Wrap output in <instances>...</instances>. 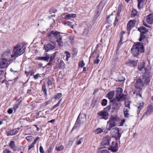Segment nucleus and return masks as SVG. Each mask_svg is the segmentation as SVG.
<instances>
[{
    "mask_svg": "<svg viewBox=\"0 0 153 153\" xmlns=\"http://www.w3.org/2000/svg\"><path fill=\"white\" fill-rule=\"evenodd\" d=\"M114 91H111L109 92L107 94V97L110 100H111L114 95Z\"/></svg>",
    "mask_w": 153,
    "mask_h": 153,
    "instance_id": "nucleus-25",
    "label": "nucleus"
},
{
    "mask_svg": "<svg viewBox=\"0 0 153 153\" xmlns=\"http://www.w3.org/2000/svg\"><path fill=\"white\" fill-rule=\"evenodd\" d=\"M98 153H110L109 151L106 149H101L100 150Z\"/></svg>",
    "mask_w": 153,
    "mask_h": 153,
    "instance_id": "nucleus-36",
    "label": "nucleus"
},
{
    "mask_svg": "<svg viewBox=\"0 0 153 153\" xmlns=\"http://www.w3.org/2000/svg\"><path fill=\"white\" fill-rule=\"evenodd\" d=\"M76 16V15L75 14H68L65 16V19L66 20L72 18H75Z\"/></svg>",
    "mask_w": 153,
    "mask_h": 153,
    "instance_id": "nucleus-23",
    "label": "nucleus"
},
{
    "mask_svg": "<svg viewBox=\"0 0 153 153\" xmlns=\"http://www.w3.org/2000/svg\"><path fill=\"white\" fill-rule=\"evenodd\" d=\"M55 58V55L54 54H52L51 57V59H50V61H51L54 58Z\"/></svg>",
    "mask_w": 153,
    "mask_h": 153,
    "instance_id": "nucleus-54",
    "label": "nucleus"
},
{
    "mask_svg": "<svg viewBox=\"0 0 153 153\" xmlns=\"http://www.w3.org/2000/svg\"><path fill=\"white\" fill-rule=\"evenodd\" d=\"M62 37L61 35L60 34L59 32H58L57 36H56V38L57 39L56 41L57 42L59 45H60L62 43Z\"/></svg>",
    "mask_w": 153,
    "mask_h": 153,
    "instance_id": "nucleus-17",
    "label": "nucleus"
},
{
    "mask_svg": "<svg viewBox=\"0 0 153 153\" xmlns=\"http://www.w3.org/2000/svg\"><path fill=\"white\" fill-rule=\"evenodd\" d=\"M55 121V120L54 119H53L51 120L50 121H48V122H51V123H53Z\"/></svg>",
    "mask_w": 153,
    "mask_h": 153,
    "instance_id": "nucleus-61",
    "label": "nucleus"
},
{
    "mask_svg": "<svg viewBox=\"0 0 153 153\" xmlns=\"http://www.w3.org/2000/svg\"><path fill=\"white\" fill-rule=\"evenodd\" d=\"M42 90L44 92L46 95L47 94V90L45 86H44L42 87Z\"/></svg>",
    "mask_w": 153,
    "mask_h": 153,
    "instance_id": "nucleus-51",
    "label": "nucleus"
},
{
    "mask_svg": "<svg viewBox=\"0 0 153 153\" xmlns=\"http://www.w3.org/2000/svg\"><path fill=\"white\" fill-rule=\"evenodd\" d=\"M8 66L7 60L5 58H0V69L6 68Z\"/></svg>",
    "mask_w": 153,
    "mask_h": 153,
    "instance_id": "nucleus-8",
    "label": "nucleus"
},
{
    "mask_svg": "<svg viewBox=\"0 0 153 153\" xmlns=\"http://www.w3.org/2000/svg\"><path fill=\"white\" fill-rule=\"evenodd\" d=\"M49 57L47 56L46 57H38V59L41 60H45V61H48L49 59Z\"/></svg>",
    "mask_w": 153,
    "mask_h": 153,
    "instance_id": "nucleus-31",
    "label": "nucleus"
},
{
    "mask_svg": "<svg viewBox=\"0 0 153 153\" xmlns=\"http://www.w3.org/2000/svg\"><path fill=\"white\" fill-rule=\"evenodd\" d=\"M144 103L143 102H140L139 104H138L137 107L138 109L137 111V113L138 114L140 111V110L142 109L143 107Z\"/></svg>",
    "mask_w": 153,
    "mask_h": 153,
    "instance_id": "nucleus-24",
    "label": "nucleus"
},
{
    "mask_svg": "<svg viewBox=\"0 0 153 153\" xmlns=\"http://www.w3.org/2000/svg\"><path fill=\"white\" fill-rule=\"evenodd\" d=\"M64 148V146L63 145H61L58 147H56L55 149L57 151H60L63 150Z\"/></svg>",
    "mask_w": 153,
    "mask_h": 153,
    "instance_id": "nucleus-35",
    "label": "nucleus"
},
{
    "mask_svg": "<svg viewBox=\"0 0 153 153\" xmlns=\"http://www.w3.org/2000/svg\"><path fill=\"white\" fill-rule=\"evenodd\" d=\"M112 136L116 139L119 140L121 136V134L119 133V129L117 128L112 129L111 131Z\"/></svg>",
    "mask_w": 153,
    "mask_h": 153,
    "instance_id": "nucleus-6",
    "label": "nucleus"
},
{
    "mask_svg": "<svg viewBox=\"0 0 153 153\" xmlns=\"http://www.w3.org/2000/svg\"><path fill=\"white\" fill-rule=\"evenodd\" d=\"M111 140V138L109 137H105L102 139L101 142V145L105 147L110 144V142Z\"/></svg>",
    "mask_w": 153,
    "mask_h": 153,
    "instance_id": "nucleus-7",
    "label": "nucleus"
},
{
    "mask_svg": "<svg viewBox=\"0 0 153 153\" xmlns=\"http://www.w3.org/2000/svg\"><path fill=\"white\" fill-rule=\"evenodd\" d=\"M153 111V106L151 105H149L147 107L146 111L144 114L143 116L150 114Z\"/></svg>",
    "mask_w": 153,
    "mask_h": 153,
    "instance_id": "nucleus-12",
    "label": "nucleus"
},
{
    "mask_svg": "<svg viewBox=\"0 0 153 153\" xmlns=\"http://www.w3.org/2000/svg\"><path fill=\"white\" fill-rule=\"evenodd\" d=\"M137 14V10L134 9L132 10V11H131V16L132 17H134L136 16Z\"/></svg>",
    "mask_w": 153,
    "mask_h": 153,
    "instance_id": "nucleus-33",
    "label": "nucleus"
},
{
    "mask_svg": "<svg viewBox=\"0 0 153 153\" xmlns=\"http://www.w3.org/2000/svg\"><path fill=\"white\" fill-rule=\"evenodd\" d=\"M100 61V60L98 58H96L94 62L95 64H98L99 62Z\"/></svg>",
    "mask_w": 153,
    "mask_h": 153,
    "instance_id": "nucleus-52",
    "label": "nucleus"
},
{
    "mask_svg": "<svg viewBox=\"0 0 153 153\" xmlns=\"http://www.w3.org/2000/svg\"><path fill=\"white\" fill-rule=\"evenodd\" d=\"M19 105L20 104L19 103L14 104L13 108V110L15 111L18 108Z\"/></svg>",
    "mask_w": 153,
    "mask_h": 153,
    "instance_id": "nucleus-38",
    "label": "nucleus"
},
{
    "mask_svg": "<svg viewBox=\"0 0 153 153\" xmlns=\"http://www.w3.org/2000/svg\"><path fill=\"white\" fill-rule=\"evenodd\" d=\"M14 56H12V54H11L10 52L9 51L3 53L1 55V58H5L7 61L10 59V57H13Z\"/></svg>",
    "mask_w": 153,
    "mask_h": 153,
    "instance_id": "nucleus-9",
    "label": "nucleus"
},
{
    "mask_svg": "<svg viewBox=\"0 0 153 153\" xmlns=\"http://www.w3.org/2000/svg\"><path fill=\"white\" fill-rule=\"evenodd\" d=\"M138 8L140 9L141 8L143 5L144 1L143 0H138Z\"/></svg>",
    "mask_w": 153,
    "mask_h": 153,
    "instance_id": "nucleus-28",
    "label": "nucleus"
},
{
    "mask_svg": "<svg viewBox=\"0 0 153 153\" xmlns=\"http://www.w3.org/2000/svg\"><path fill=\"white\" fill-rule=\"evenodd\" d=\"M65 53L66 54V56L67 57V58L66 59L67 61L68 60V58H69L70 57V54L69 53L68 51H65Z\"/></svg>",
    "mask_w": 153,
    "mask_h": 153,
    "instance_id": "nucleus-46",
    "label": "nucleus"
},
{
    "mask_svg": "<svg viewBox=\"0 0 153 153\" xmlns=\"http://www.w3.org/2000/svg\"><path fill=\"white\" fill-rule=\"evenodd\" d=\"M122 8V5L121 4H120L119 5L118 7V11L119 12L121 11Z\"/></svg>",
    "mask_w": 153,
    "mask_h": 153,
    "instance_id": "nucleus-49",
    "label": "nucleus"
},
{
    "mask_svg": "<svg viewBox=\"0 0 153 153\" xmlns=\"http://www.w3.org/2000/svg\"><path fill=\"white\" fill-rule=\"evenodd\" d=\"M52 85V83H51V81L50 80H49L48 81V86L49 87L50 85Z\"/></svg>",
    "mask_w": 153,
    "mask_h": 153,
    "instance_id": "nucleus-56",
    "label": "nucleus"
},
{
    "mask_svg": "<svg viewBox=\"0 0 153 153\" xmlns=\"http://www.w3.org/2000/svg\"><path fill=\"white\" fill-rule=\"evenodd\" d=\"M85 65V64L83 60L80 61L79 63V66L81 68H82Z\"/></svg>",
    "mask_w": 153,
    "mask_h": 153,
    "instance_id": "nucleus-40",
    "label": "nucleus"
},
{
    "mask_svg": "<svg viewBox=\"0 0 153 153\" xmlns=\"http://www.w3.org/2000/svg\"><path fill=\"white\" fill-rule=\"evenodd\" d=\"M81 139H80L78 141L76 142V143L78 145L80 144L82 142L81 141Z\"/></svg>",
    "mask_w": 153,
    "mask_h": 153,
    "instance_id": "nucleus-58",
    "label": "nucleus"
},
{
    "mask_svg": "<svg viewBox=\"0 0 153 153\" xmlns=\"http://www.w3.org/2000/svg\"><path fill=\"white\" fill-rule=\"evenodd\" d=\"M8 113L9 114H12L13 112V110L11 108H9L8 111H7Z\"/></svg>",
    "mask_w": 153,
    "mask_h": 153,
    "instance_id": "nucleus-53",
    "label": "nucleus"
},
{
    "mask_svg": "<svg viewBox=\"0 0 153 153\" xmlns=\"http://www.w3.org/2000/svg\"><path fill=\"white\" fill-rule=\"evenodd\" d=\"M129 109L126 108H124V114L125 117H129V114L128 112L129 111Z\"/></svg>",
    "mask_w": 153,
    "mask_h": 153,
    "instance_id": "nucleus-27",
    "label": "nucleus"
},
{
    "mask_svg": "<svg viewBox=\"0 0 153 153\" xmlns=\"http://www.w3.org/2000/svg\"><path fill=\"white\" fill-rule=\"evenodd\" d=\"M143 25L146 26V27H147L148 26V25H147V24H146L145 23V22H144L143 23Z\"/></svg>",
    "mask_w": 153,
    "mask_h": 153,
    "instance_id": "nucleus-64",
    "label": "nucleus"
},
{
    "mask_svg": "<svg viewBox=\"0 0 153 153\" xmlns=\"http://www.w3.org/2000/svg\"><path fill=\"white\" fill-rule=\"evenodd\" d=\"M62 96V93H59L56 94L54 97V98L56 100L58 99L61 98Z\"/></svg>",
    "mask_w": 153,
    "mask_h": 153,
    "instance_id": "nucleus-37",
    "label": "nucleus"
},
{
    "mask_svg": "<svg viewBox=\"0 0 153 153\" xmlns=\"http://www.w3.org/2000/svg\"><path fill=\"white\" fill-rule=\"evenodd\" d=\"M1 20H0V26L1 25H4V22H1Z\"/></svg>",
    "mask_w": 153,
    "mask_h": 153,
    "instance_id": "nucleus-62",
    "label": "nucleus"
},
{
    "mask_svg": "<svg viewBox=\"0 0 153 153\" xmlns=\"http://www.w3.org/2000/svg\"><path fill=\"white\" fill-rule=\"evenodd\" d=\"M11 151L8 149H5L3 153H11Z\"/></svg>",
    "mask_w": 153,
    "mask_h": 153,
    "instance_id": "nucleus-48",
    "label": "nucleus"
},
{
    "mask_svg": "<svg viewBox=\"0 0 153 153\" xmlns=\"http://www.w3.org/2000/svg\"><path fill=\"white\" fill-rule=\"evenodd\" d=\"M88 32L89 30L88 28H85L84 30L82 35L84 36H87L88 33Z\"/></svg>",
    "mask_w": 153,
    "mask_h": 153,
    "instance_id": "nucleus-34",
    "label": "nucleus"
},
{
    "mask_svg": "<svg viewBox=\"0 0 153 153\" xmlns=\"http://www.w3.org/2000/svg\"><path fill=\"white\" fill-rule=\"evenodd\" d=\"M125 79V78L123 76H119L118 78V80L119 82H122L124 81Z\"/></svg>",
    "mask_w": 153,
    "mask_h": 153,
    "instance_id": "nucleus-42",
    "label": "nucleus"
},
{
    "mask_svg": "<svg viewBox=\"0 0 153 153\" xmlns=\"http://www.w3.org/2000/svg\"><path fill=\"white\" fill-rule=\"evenodd\" d=\"M51 148L50 147L49 149H48V153H50L51 152Z\"/></svg>",
    "mask_w": 153,
    "mask_h": 153,
    "instance_id": "nucleus-63",
    "label": "nucleus"
},
{
    "mask_svg": "<svg viewBox=\"0 0 153 153\" xmlns=\"http://www.w3.org/2000/svg\"><path fill=\"white\" fill-rule=\"evenodd\" d=\"M138 30L140 31V32L143 33H146L148 32L146 28L143 27H142L140 28H139Z\"/></svg>",
    "mask_w": 153,
    "mask_h": 153,
    "instance_id": "nucleus-30",
    "label": "nucleus"
},
{
    "mask_svg": "<svg viewBox=\"0 0 153 153\" xmlns=\"http://www.w3.org/2000/svg\"><path fill=\"white\" fill-rule=\"evenodd\" d=\"M9 146L11 149H12L15 151L16 149V147L15 146V142L12 141H11L9 143Z\"/></svg>",
    "mask_w": 153,
    "mask_h": 153,
    "instance_id": "nucleus-26",
    "label": "nucleus"
},
{
    "mask_svg": "<svg viewBox=\"0 0 153 153\" xmlns=\"http://www.w3.org/2000/svg\"><path fill=\"white\" fill-rule=\"evenodd\" d=\"M104 131L103 130L101 129L100 128H97L95 131V132L97 134H98L103 132Z\"/></svg>",
    "mask_w": 153,
    "mask_h": 153,
    "instance_id": "nucleus-39",
    "label": "nucleus"
},
{
    "mask_svg": "<svg viewBox=\"0 0 153 153\" xmlns=\"http://www.w3.org/2000/svg\"><path fill=\"white\" fill-rule=\"evenodd\" d=\"M148 62H143L139 65L138 68L141 73L144 74L149 73L151 70V67L148 66Z\"/></svg>",
    "mask_w": 153,
    "mask_h": 153,
    "instance_id": "nucleus-3",
    "label": "nucleus"
},
{
    "mask_svg": "<svg viewBox=\"0 0 153 153\" xmlns=\"http://www.w3.org/2000/svg\"><path fill=\"white\" fill-rule=\"evenodd\" d=\"M145 33L140 32V37L139 39L140 41H141V40L145 37V36L144 35Z\"/></svg>",
    "mask_w": 153,
    "mask_h": 153,
    "instance_id": "nucleus-41",
    "label": "nucleus"
},
{
    "mask_svg": "<svg viewBox=\"0 0 153 153\" xmlns=\"http://www.w3.org/2000/svg\"><path fill=\"white\" fill-rule=\"evenodd\" d=\"M107 101L106 99H104L102 102V105L103 106H105L107 104Z\"/></svg>",
    "mask_w": 153,
    "mask_h": 153,
    "instance_id": "nucleus-43",
    "label": "nucleus"
},
{
    "mask_svg": "<svg viewBox=\"0 0 153 153\" xmlns=\"http://www.w3.org/2000/svg\"><path fill=\"white\" fill-rule=\"evenodd\" d=\"M58 32L54 31H51L48 35V37L51 39H53L56 37L57 35Z\"/></svg>",
    "mask_w": 153,
    "mask_h": 153,
    "instance_id": "nucleus-15",
    "label": "nucleus"
},
{
    "mask_svg": "<svg viewBox=\"0 0 153 153\" xmlns=\"http://www.w3.org/2000/svg\"><path fill=\"white\" fill-rule=\"evenodd\" d=\"M54 48V46L51 44H48L45 46V50L47 51H48L50 50H53Z\"/></svg>",
    "mask_w": 153,
    "mask_h": 153,
    "instance_id": "nucleus-22",
    "label": "nucleus"
},
{
    "mask_svg": "<svg viewBox=\"0 0 153 153\" xmlns=\"http://www.w3.org/2000/svg\"><path fill=\"white\" fill-rule=\"evenodd\" d=\"M39 76V74H36V75H35L34 76V78L35 79H37L38 78Z\"/></svg>",
    "mask_w": 153,
    "mask_h": 153,
    "instance_id": "nucleus-57",
    "label": "nucleus"
},
{
    "mask_svg": "<svg viewBox=\"0 0 153 153\" xmlns=\"http://www.w3.org/2000/svg\"><path fill=\"white\" fill-rule=\"evenodd\" d=\"M23 46V44L22 43H19L16 45L14 47L12 56L17 57L22 54L25 51V48Z\"/></svg>",
    "mask_w": 153,
    "mask_h": 153,
    "instance_id": "nucleus-2",
    "label": "nucleus"
},
{
    "mask_svg": "<svg viewBox=\"0 0 153 153\" xmlns=\"http://www.w3.org/2000/svg\"><path fill=\"white\" fill-rule=\"evenodd\" d=\"M114 18L112 15H110L107 19V21L108 23L110 24L112 21L114 20Z\"/></svg>",
    "mask_w": 153,
    "mask_h": 153,
    "instance_id": "nucleus-29",
    "label": "nucleus"
},
{
    "mask_svg": "<svg viewBox=\"0 0 153 153\" xmlns=\"http://www.w3.org/2000/svg\"><path fill=\"white\" fill-rule=\"evenodd\" d=\"M132 53L134 56H137L140 52H144V48L143 45L141 42H138L135 44L131 49Z\"/></svg>",
    "mask_w": 153,
    "mask_h": 153,
    "instance_id": "nucleus-1",
    "label": "nucleus"
},
{
    "mask_svg": "<svg viewBox=\"0 0 153 153\" xmlns=\"http://www.w3.org/2000/svg\"><path fill=\"white\" fill-rule=\"evenodd\" d=\"M143 82L141 81L140 79H139L137 80L136 84L135 85V86L136 88H137L139 89L138 93L137 92H134V94H137V97H141V88L143 87ZM137 92V91H136Z\"/></svg>",
    "mask_w": 153,
    "mask_h": 153,
    "instance_id": "nucleus-4",
    "label": "nucleus"
},
{
    "mask_svg": "<svg viewBox=\"0 0 153 153\" xmlns=\"http://www.w3.org/2000/svg\"><path fill=\"white\" fill-rule=\"evenodd\" d=\"M98 115L102 117V119H104L105 120L108 119V113L105 111H102L98 113Z\"/></svg>",
    "mask_w": 153,
    "mask_h": 153,
    "instance_id": "nucleus-11",
    "label": "nucleus"
},
{
    "mask_svg": "<svg viewBox=\"0 0 153 153\" xmlns=\"http://www.w3.org/2000/svg\"><path fill=\"white\" fill-rule=\"evenodd\" d=\"M150 81V80L149 78H146L145 79V82L146 83H147L149 82Z\"/></svg>",
    "mask_w": 153,
    "mask_h": 153,
    "instance_id": "nucleus-55",
    "label": "nucleus"
},
{
    "mask_svg": "<svg viewBox=\"0 0 153 153\" xmlns=\"http://www.w3.org/2000/svg\"><path fill=\"white\" fill-rule=\"evenodd\" d=\"M39 137H37L36 139L34 140L33 142L31 144L30 146H29V149L33 147L34 145L36 143L37 141L39 139Z\"/></svg>",
    "mask_w": 153,
    "mask_h": 153,
    "instance_id": "nucleus-32",
    "label": "nucleus"
},
{
    "mask_svg": "<svg viewBox=\"0 0 153 153\" xmlns=\"http://www.w3.org/2000/svg\"><path fill=\"white\" fill-rule=\"evenodd\" d=\"M123 90L121 88H119L117 89L116 99L118 101L123 100L125 98V96L123 94Z\"/></svg>",
    "mask_w": 153,
    "mask_h": 153,
    "instance_id": "nucleus-5",
    "label": "nucleus"
},
{
    "mask_svg": "<svg viewBox=\"0 0 153 153\" xmlns=\"http://www.w3.org/2000/svg\"><path fill=\"white\" fill-rule=\"evenodd\" d=\"M146 21L150 24H151L153 22V14H150L146 17Z\"/></svg>",
    "mask_w": 153,
    "mask_h": 153,
    "instance_id": "nucleus-16",
    "label": "nucleus"
},
{
    "mask_svg": "<svg viewBox=\"0 0 153 153\" xmlns=\"http://www.w3.org/2000/svg\"><path fill=\"white\" fill-rule=\"evenodd\" d=\"M134 26V22L133 21L130 20L128 23L127 26V30L128 31H130L131 29Z\"/></svg>",
    "mask_w": 153,
    "mask_h": 153,
    "instance_id": "nucleus-19",
    "label": "nucleus"
},
{
    "mask_svg": "<svg viewBox=\"0 0 153 153\" xmlns=\"http://www.w3.org/2000/svg\"><path fill=\"white\" fill-rule=\"evenodd\" d=\"M119 118L116 115H111L109 118V120L113 122H117L119 121Z\"/></svg>",
    "mask_w": 153,
    "mask_h": 153,
    "instance_id": "nucleus-20",
    "label": "nucleus"
},
{
    "mask_svg": "<svg viewBox=\"0 0 153 153\" xmlns=\"http://www.w3.org/2000/svg\"><path fill=\"white\" fill-rule=\"evenodd\" d=\"M125 122V120L124 119H123V120H121V122L122 123H121V124H120V125L121 126H122L123 124Z\"/></svg>",
    "mask_w": 153,
    "mask_h": 153,
    "instance_id": "nucleus-60",
    "label": "nucleus"
},
{
    "mask_svg": "<svg viewBox=\"0 0 153 153\" xmlns=\"http://www.w3.org/2000/svg\"><path fill=\"white\" fill-rule=\"evenodd\" d=\"M4 73V71L0 70V79H1L3 77Z\"/></svg>",
    "mask_w": 153,
    "mask_h": 153,
    "instance_id": "nucleus-45",
    "label": "nucleus"
},
{
    "mask_svg": "<svg viewBox=\"0 0 153 153\" xmlns=\"http://www.w3.org/2000/svg\"><path fill=\"white\" fill-rule=\"evenodd\" d=\"M115 126V122L109 120L107 122L106 128L107 130L110 131L112 127Z\"/></svg>",
    "mask_w": 153,
    "mask_h": 153,
    "instance_id": "nucleus-14",
    "label": "nucleus"
},
{
    "mask_svg": "<svg viewBox=\"0 0 153 153\" xmlns=\"http://www.w3.org/2000/svg\"><path fill=\"white\" fill-rule=\"evenodd\" d=\"M71 22L68 21L67 22L65 23V24L66 25H71Z\"/></svg>",
    "mask_w": 153,
    "mask_h": 153,
    "instance_id": "nucleus-59",
    "label": "nucleus"
},
{
    "mask_svg": "<svg viewBox=\"0 0 153 153\" xmlns=\"http://www.w3.org/2000/svg\"><path fill=\"white\" fill-rule=\"evenodd\" d=\"M126 64L129 66L134 67L137 65V62L136 61L129 60L126 63Z\"/></svg>",
    "mask_w": 153,
    "mask_h": 153,
    "instance_id": "nucleus-18",
    "label": "nucleus"
},
{
    "mask_svg": "<svg viewBox=\"0 0 153 153\" xmlns=\"http://www.w3.org/2000/svg\"><path fill=\"white\" fill-rule=\"evenodd\" d=\"M125 105L126 107H128V108H130V102L128 101H126L125 102Z\"/></svg>",
    "mask_w": 153,
    "mask_h": 153,
    "instance_id": "nucleus-44",
    "label": "nucleus"
},
{
    "mask_svg": "<svg viewBox=\"0 0 153 153\" xmlns=\"http://www.w3.org/2000/svg\"><path fill=\"white\" fill-rule=\"evenodd\" d=\"M109 150H110L113 152H115L118 150V144L117 143L113 141L112 142L111 145Z\"/></svg>",
    "mask_w": 153,
    "mask_h": 153,
    "instance_id": "nucleus-10",
    "label": "nucleus"
},
{
    "mask_svg": "<svg viewBox=\"0 0 153 153\" xmlns=\"http://www.w3.org/2000/svg\"><path fill=\"white\" fill-rule=\"evenodd\" d=\"M19 131V128H16L11 130L7 133V136H12L17 134Z\"/></svg>",
    "mask_w": 153,
    "mask_h": 153,
    "instance_id": "nucleus-13",
    "label": "nucleus"
},
{
    "mask_svg": "<svg viewBox=\"0 0 153 153\" xmlns=\"http://www.w3.org/2000/svg\"><path fill=\"white\" fill-rule=\"evenodd\" d=\"M58 62V67L59 68L64 69L65 67V64L61 60L59 59L57 60Z\"/></svg>",
    "mask_w": 153,
    "mask_h": 153,
    "instance_id": "nucleus-21",
    "label": "nucleus"
},
{
    "mask_svg": "<svg viewBox=\"0 0 153 153\" xmlns=\"http://www.w3.org/2000/svg\"><path fill=\"white\" fill-rule=\"evenodd\" d=\"M40 152L41 153H44V151L42 146H40L39 148Z\"/></svg>",
    "mask_w": 153,
    "mask_h": 153,
    "instance_id": "nucleus-50",
    "label": "nucleus"
},
{
    "mask_svg": "<svg viewBox=\"0 0 153 153\" xmlns=\"http://www.w3.org/2000/svg\"><path fill=\"white\" fill-rule=\"evenodd\" d=\"M61 101V99H60L57 104H56L55 105H54L53 108V109H54L55 108H56V107H58L59 106V104L60 103Z\"/></svg>",
    "mask_w": 153,
    "mask_h": 153,
    "instance_id": "nucleus-47",
    "label": "nucleus"
}]
</instances>
